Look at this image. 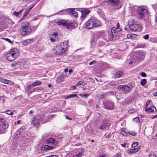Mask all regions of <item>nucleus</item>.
<instances>
[{
  "mask_svg": "<svg viewBox=\"0 0 157 157\" xmlns=\"http://www.w3.org/2000/svg\"><path fill=\"white\" fill-rule=\"evenodd\" d=\"M101 24V21L94 16L90 17L89 20L85 23L86 28L89 29L94 27H100Z\"/></svg>",
  "mask_w": 157,
  "mask_h": 157,
  "instance_id": "1",
  "label": "nucleus"
},
{
  "mask_svg": "<svg viewBox=\"0 0 157 157\" xmlns=\"http://www.w3.org/2000/svg\"><path fill=\"white\" fill-rule=\"evenodd\" d=\"M149 14V10L147 7H141L138 12V17L139 19L145 20L148 17Z\"/></svg>",
  "mask_w": 157,
  "mask_h": 157,
  "instance_id": "2",
  "label": "nucleus"
},
{
  "mask_svg": "<svg viewBox=\"0 0 157 157\" xmlns=\"http://www.w3.org/2000/svg\"><path fill=\"white\" fill-rule=\"evenodd\" d=\"M21 28L20 31L22 35L25 36L30 34L32 30L28 22L25 21L23 22L21 24Z\"/></svg>",
  "mask_w": 157,
  "mask_h": 157,
  "instance_id": "3",
  "label": "nucleus"
},
{
  "mask_svg": "<svg viewBox=\"0 0 157 157\" xmlns=\"http://www.w3.org/2000/svg\"><path fill=\"white\" fill-rule=\"evenodd\" d=\"M17 48L11 49L6 55V58L9 61H12L14 60L17 56Z\"/></svg>",
  "mask_w": 157,
  "mask_h": 157,
  "instance_id": "4",
  "label": "nucleus"
},
{
  "mask_svg": "<svg viewBox=\"0 0 157 157\" xmlns=\"http://www.w3.org/2000/svg\"><path fill=\"white\" fill-rule=\"evenodd\" d=\"M65 44L67 45V44L66 42H63L62 44H60V46H56V47L54 49V52L56 55L59 56L63 54L65 52V49L66 48L65 47H63L62 46L63 45Z\"/></svg>",
  "mask_w": 157,
  "mask_h": 157,
  "instance_id": "5",
  "label": "nucleus"
},
{
  "mask_svg": "<svg viewBox=\"0 0 157 157\" xmlns=\"http://www.w3.org/2000/svg\"><path fill=\"white\" fill-rule=\"evenodd\" d=\"M17 132L20 136L23 137H26V135L27 136H28L27 128L25 126H23L20 128L19 130L17 131Z\"/></svg>",
  "mask_w": 157,
  "mask_h": 157,
  "instance_id": "6",
  "label": "nucleus"
},
{
  "mask_svg": "<svg viewBox=\"0 0 157 157\" xmlns=\"http://www.w3.org/2000/svg\"><path fill=\"white\" fill-rule=\"evenodd\" d=\"M104 108L108 110H112L114 108L113 103L110 101H105L103 102Z\"/></svg>",
  "mask_w": 157,
  "mask_h": 157,
  "instance_id": "7",
  "label": "nucleus"
},
{
  "mask_svg": "<svg viewBox=\"0 0 157 157\" xmlns=\"http://www.w3.org/2000/svg\"><path fill=\"white\" fill-rule=\"evenodd\" d=\"M118 88L119 90H121L124 91V93H128L131 91V89L128 86L126 85H119Z\"/></svg>",
  "mask_w": 157,
  "mask_h": 157,
  "instance_id": "8",
  "label": "nucleus"
},
{
  "mask_svg": "<svg viewBox=\"0 0 157 157\" xmlns=\"http://www.w3.org/2000/svg\"><path fill=\"white\" fill-rule=\"evenodd\" d=\"M130 29L132 31L139 32L142 29L141 26L138 24H134L130 26Z\"/></svg>",
  "mask_w": 157,
  "mask_h": 157,
  "instance_id": "9",
  "label": "nucleus"
},
{
  "mask_svg": "<svg viewBox=\"0 0 157 157\" xmlns=\"http://www.w3.org/2000/svg\"><path fill=\"white\" fill-rule=\"evenodd\" d=\"M8 127V124L6 122L5 120L3 118H0V128H3L4 130L7 128Z\"/></svg>",
  "mask_w": 157,
  "mask_h": 157,
  "instance_id": "10",
  "label": "nucleus"
},
{
  "mask_svg": "<svg viewBox=\"0 0 157 157\" xmlns=\"http://www.w3.org/2000/svg\"><path fill=\"white\" fill-rule=\"evenodd\" d=\"M136 56V59L139 61L142 60L145 56V53L144 52H138Z\"/></svg>",
  "mask_w": 157,
  "mask_h": 157,
  "instance_id": "11",
  "label": "nucleus"
},
{
  "mask_svg": "<svg viewBox=\"0 0 157 157\" xmlns=\"http://www.w3.org/2000/svg\"><path fill=\"white\" fill-rule=\"evenodd\" d=\"M40 120L38 118H33V120L32 122V125L33 124L35 127L38 128L40 125V121H41V119H45V118H40ZM43 121V120H42Z\"/></svg>",
  "mask_w": 157,
  "mask_h": 157,
  "instance_id": "12",
  "label": "nucleus"
},
{
  "mask_svg": "<svg viewBox=\"0 0 157 157\" xmlns=\"http://www.w3.org/2000/svg\"><path fill=\"white\" fill-rule=\"evenodd\" d=\"M46 143L48 144H52L55 145H56L58 144V142L53 138H49L46 141Z\"/></svg>",
  "mask_w": 157,
  "mask_h": 157,
  "instance_id": "13",
  "label": "nucleus"
},
{
  "mask_svg": "<svg viewBox=\"0 0 157 157\" xmlns=\"http://www.w3.org/2000/svg\"><path fill=\"white\" fill-rule=\"evenodd\" d=\"M56 22L59 25H62L64 26H66L67 28L69 26L68 24L65 22L63 20H60Z\"/></svg>",
  "mask_w": 157,
  "mask_h": 157,
  "instance_id": "14",
  "label": "nucleus"
},
{
  "mask_svg": "<svg viewBox=\"0 0 157 157\" xmlns=\"http://www.w3.org/2000/svg\"><path fill=\"white\" fill-rule=\"evenodd\" d=\"M140 149L139 147L131 149L127 151V153L129 154L134 153L138 151Z\"/></svg>",
  "mask_w": 157,
  "mask_h": 157,
  "instance_id": "15",
  "label": "nucleus"
},
{
  "mask_svg": "<svg viewBox=\"0 0 157 157\" xmlns=\"http://www.w3.org/2000/svg\"><path fill=\"white\" fill-rule=\"evenodd\" d=\"M156 110V108L153 106H151L150 108H146L145 109V111L148 113L154 112Z\"/></svg>",
  "mask_w": 157,
  "mask_h": 157,
  "instance_id": "16",
  "label": "nucleus"
},
{
  "mask_svg": "<svg viewBox=\"0 0 157 157\" xmlns=\"http://www.w3.org/2000/svg\"><path fill=\"white\" fill-rule=\"evenodd\" d=\"M0 82L6 84H12L13 83V82L12 81L7 79H4L3 78H0Z\"/></svg>",
  "mask_w": 157,
  "mask_h": 157,
  "instance_id": "17",
  "label": "nucleus"
},
{
  "mask_svg": "<svg viewBox=\"0 0 157 157\" xmlns=\"http://www.w3.org/2000/svg\"><path fill=\"white\" fill-rule=\"evenodd\" d=\"M123 73L122 71H119L114 75V77L115 78H118L123 75Z\"/></svg>",
  "mask_w": 157,
  "mask_h": 157,
  "instance_id": "18",
  "label": "nucleus"
},
{
  "mask_svg": "<svg viewBox=\"0 0 157 157\" xmlns=\"http://www.w3.org/2000/svg\"><path fill=\"white\" fill-rule=\"evenodd\" d=\"M54 148L55 147L53 146H49L48 145H45L43 147L44 150L45 151L52 150L54 149Z\"/></svg>",
  "mask_w": 157,
  "mask_h": 157,
  "instance_id": "19",
  "label": "nucleus"
},
{
  "mask_svg": "<svg viewBox=\"0 0 157 157\" xmlns=\"http://www.w3.org/2000/svg\"><path fill=\"white\" fill-rule=\"evenodd\" d=\"M75 9L74 8H70L68 10L69 13H71V14L75 17H76L78 16V13L74 11Z\"/></svg>",
  "mask_w": 157,
  "mask_h": 157,
  "instance_id": "20",
  "label": "nucleus"
},
{
  "mask_svg": "<svg viewBox=\"0 0 157 157\" xmlns=\"http://www.w3.org/2000/svg\"><path fill=\"white\" fill-rule=\"evenodd\" d=\"M109 124L106 123L104 124H102L99 127V128L100 129H106L109 126Z\"/></svg>",
  "mask_w": 157,
  "mask_h": 157,
  "instance_id": "21",
  "label": "nucleus"
},
{
  "mask_svg": "<svg viewBox=\"0 0 157 157\" xmlns=\"http://www.w3.org/2000/svg\"><path fill=\"white\" fill-rule=\"evenodd\" d=\"M115 36H113V34L110 33H108L107 36V39L106 38V40L107 41L108 40L111 41L113 40Z\"/></svg>",
  "mask_w": 157,
  "mask_h": 157,
  "instance_id": "22",
  "label": "nucleus"
},
{
  "mask_svg": "<svg viewBox=\"0 0 157 157\" xmlns=\"http://www.w3.org/2000/svg\"><path fill=\"white\" fill-rule=\"evenodd\" d=\"M109 1L113 6L118 5L119 2V0H109Z\"/></svg>",
  "mask_w": 157,
  "mask_h": 157,
  "instance_id": "23",
  "label": "nucleus"
},
{
  "mask_svg": "<svg viewBox=\"0 0 157 157\" xmlns=\"http://www.w3.org/2000/svg\"><path fill=\"white\" fill-rule=\"evenodd\" d=\"M116 28L114 27H113L111 29V32L110 33H112L113 36H116L118 32L117 31H116Z\"/></svg>",
  "mask_w": 157,
  "mask_h": 157,
  "instance_id": "24",
  "label": "nucleus"
},
{
  "mask_svg": "<svg viewBox=\"0 0 157 157\" xmlns=\"http://www.w3.org/2000/svg\"><path fill=\"white\" fill-rule=\"evenodd\" d=\"M32 87H33L31 85H29L28 86L26 90L28 94H31L33 91L31 90V89Z\"/></svg>",
  "mask_w": 157,
  "mask_h": 157,
  "instance_id": "25",
  "label": "nucleus"
},
{
  "mask_svg": "<svg viewBox=\"0 0 157 157\" xmlns=\"http://www.w3.org/2000/svg\"><path fill=\"white\" fill-rule=\"evenodd\" d=\"M41 83V82L40 81H38L35 82L33 83L31 85L33 87L35 86H37L40 85Z\"/></svg>",
  "mask_w": 157,
  "mask_h": 157,
  "instance_id": "26",
  "label": "nucleus"
},
{
  "mask_svg": "<svg viewBox=\"0 0 157 157\" xmlns=\"http://www.w3.org/2000/svg\"><path fill=\"white\" fill-rule=\"evenodd\" d=\"M134 23V21L133 19L132 18L130 19L128 22V25H129V27H130V26L133 25Z\"/></svg>",
  "mask_w": 157,
  "mask_h": 157,
  "instance_id": "27",
  "label": "nucleus"
},
{
  "mask_svg": "<svg viewBox=\"0 0 157 157\" xmlns=\"http://www.w3.org/2000/svg\"><path fill=\"white\" fill-rule=\"evenodd\" d=\"M81 12L82 14H85L87 15L90 13V11L88 9H84Z\"/></svg>",
  "mask_w": 157,
  "mask_h": 157,
  "instance_id": "28",
  "label": "nucleus"
},
{
  "mask_svg": "<svg viewBox=\"0 0 157 157\" xmlns=\"http://www.w3.org/2000/svg\"><path fill=\"white\" fill-rule=\"evenodd\" d=\"M133 121L138 124H140V118H133Z\"/></svg>",
  "mask_w": 157,
  "mask_h": 157,
  "instance_id": "29",
  "label": "nucleus"
},
{
  "mask_svg": "<svg viewBox=\"0 0 157 157\" xmlns=\"http://www.w3.org/2000/svg\"><path fill=\"white\" fill-rule=\"evenodd\" d=\"M89 94H79V96L82 98H86L89 95Z\"/></svg>",
  "mask_w": 157,
  "mask_h": 157,
  "instance_id": "30",
  "label": "nucleus"
},
{
  "mask_svg": "<svg viewBox=\"0 0 157 157\" xmlns=\"http://www.w3.org/2000/svg\"><path fill=\"white\" fill-rule=\"evenodd\" d=\"M13 114V112L11 110H7L6 111V113H5V115L8 114L9 115H11Z\"/></svg>",
  "mask_w": 157,
  "mask_h": 157,
  "instance_id": "31",
  "label": "nucleus"
},
{
  "mask_svg": "<svg viewBox=\"0 0 157 157\" xmlns=\"http://www.w3.org/2000/svg\"><path fill=\"white\" fill-rule=\"evenodd\" d=\"M147 83V80L146 79H143L141 82V84L142 85L144 86Z\"/></svg>",
  "mask_w": 157,
  "mask_h": 157,
  "instance_id": "32",
  "label": "nucleus"
},
{
  "mask_svg": "<svg viewBox=\"0 0 157 157\" xmlns=\"http://www.w3.org/2000/svg\"><path fill=\"white\" fill-rule=\"evenodd\" d=\"M138 145V143L136 142H135L133 143L132 145V148H134L137 146Z\"/></svg>",
  "mask_w": 157,
  "mask_h": 157,
  "instance_id": "33",
  "label": "nucleus"
},
{
  "mask_svg": "<svg viewBox=\"0 0 157 157\" xmlns=\"http://www.w3.org/2000/svg\"><path fill=\"white\" fill-rule=\"evenodd\" d=\"M129 134L133 136H135L136 135V133L134 131H130L128 132Z\"/></svg>",
  "mask_w": 157,
  "mask_h": 157,
  "instance_id": "34",
  "label": "nucleus"
},
{
  "mask_svg": "<svg viewBox=\"0 0 157 157\" xmlns=\"http://www.w3.org/2000/svg\"><path fill=\"white\" fill-rule=\"evenodd\" d=\"M149 156V157H157L156 155L153 152L150 153Z\"/></svg>",
  "mask_w": 157,
  "mask_h": 157,
  "instance_id": "35",
  "label": "nucleus"
},
{
  "mask_svg": "<svg viewBox=\"0 0 157 157\" xmlns=\"http://www.w3.org/2000/svg\"><path fill=\"white\" fill-rule=\"evenodd\" d=\"M83 81H79L76 84V86H79L82 84H83Z\"/></svg>",
  "mask_w": 157,
  "mask_h": 157,
  "instance_id": "36",
  "label": "nucleus"
},
{
  "mask_svg": "<svg viewBox=\"0 0 157 157\" xmlns=\"http://www.w3.org/2000/svg\"><path fill=\"white\" fill-rule=\"evenodd\" d=\"M29 13V12L27 10H26L25 12L24 13L23 16L22 17L24 18L26 17Z\"/></svg>",
  "mask_w": 157,
  "mask_h": 157,
  "instance_id": "37",
  "label": "nucleus"
},
{
  "mask_svg": "<svg viewBox=\"0 0 157 157\" xmlns=\"http://www.w3.org/2000/svg\"><path fill=\"white\" fill-rule=\"evenodd\" d=\"M82 153H81V152H79V153L77 154L75 156H73V157H75V156L76 157H79L80 156H82Z\"/></svg>",
  "mask_w": 157,
  "mask_h": 157,
  "instance_id": "38",
  "label": "nucleus"
},
{
  "mask_svg": "<svg viewBox=\"0 0 157 157\" xmlns=\"http://www.w3.org/2000/svg\"><path fill=\"white\" fill-rule=\"evenodd\" d=\"M76 87H77V86H76L75 85L74 86H72L70 87V90H75L76 89Z\"/></svg>",
  "mask_w": 157,
  "mask_h": 157,
  "instance_id": "39",
  "label": "nucleus"
},
{
  "mask_svg": "<svg viewBox=\"0 0 157 157\" xmlns=\"http://www.w3.org/2000/svg\"><path fill=\"white\" fill-rule=\"evenodd\" d=\"M33 41V39H27L25 40V42L26 43H30L31 42Z\"/></svg>",
  "mask_w": 157,
  "mask_h": 157,
  "instance_id": "40",
  "label": "nucleus"
},
{
  "mask_svg": "<svg viewBox=\"0 0 157 157\" xmlns=\"http://www.w3.org/2000/svg\"><path fill=\"white\" fill-rule=\"evenodd\" d=\"M17 63L14 62L13 63L11 64V67H16L17 66Z\"/></svg>",
  "mask_w": 157,
  "mask_h": 157,
  "instance_id": "41",
  "label": "nucleus"
},
{
  "mask_svg": "<svg viewBox=\"0 0 157 157\" xmlns=\"http://www.w3.org/2000/svg\"><path fill=\"white\" fill-rule=\"evenodd\" d=\"M151 101L150 100L149 101H147L146 102V104L145 106V108H147V107L148 105H149V104L150 103Z\"/></svg>",
  "mask_w": 157,
  "mask_h": 157,
  "instance_id": "42",
  "label": "nucleus"
},
{
  "mask_svg": "<svg viewBox=\"0 0 157 157\" xmlns=\"http://www.w3.org/2000/svg\"><path fill=\"white\" fill-rule=\"evenodd\" d=\"M140 75L143 77H145L146 76V74L145 73L141 72L140 73Z\"/></svg>",
  "mask_w": 157,
  "mask_h": 157,
  "instance_id": "43",
  "label": "nucleus"
},
{
  "mask_svg": "<svg viewBox=\"0 0 157 157\" xmlns=\"http://www.w3.org/2000/svg\"><path fill=\"white\" fill-rule=\"evenodd\" d=\"M121 133L122 135L124 136H126L127 135V133L124 131H121Z\"/></svg>",
  "mask_w": 157,
  "mask_h": 157,
  "instance_id": "44",
  "label": "nucleus"
},
{
  "mask_svg": "<svg viewBox=\"0 0 157 157\" xmlns=\"http://www.w3.org/2000/svg\"><path fill=\"white\" fill-rule=\"evenodd\" d=\"M149 36V35L148 34H147L144 36L143 38H144L145 39L147 40Z\"/></svg>",
  "mask_w": 157,
  "mask_h": 157,
  "instance_id": "45",
  "label": "nucleus"
},
{
  "mask_svg": "<svg viewBox=\"0 0 157 157\" xmlns=\"http://www.w3.org/2000/svg\"><path fill=\"white\" fill-rule=\"evenodd\" d=\"M34 6H32L31 7H29L28 9H27V10L29 12L32 9L33 7Z\"/></svg>",
  "mask_w": 157,
  "mask_h": 157,
  "instance_id": "46",
  "label": "nucleus"
},
{
  "mask_svg": "<svg viewBox=\"0 0 157 157\" xmlns=\"http://www.w3.org/2000/svg\"><path fill=\"white\" fill-rule=\"evenodd\" d=\"M70 98H74L75 97L77 96V95L75 94H70L69 95Z\"/></svg>",
  "mask_w": 157,
  "mask_h": 157,
  "instance_id": "47",
  "label": "nucleus"
},
{
  "mask_svg": "<svg viewBox=\"0 0 157 157\" xmlns=\"http://www.w3.org/2000/svg\"><path fill=\"white\" fill-rule=\"evenodd\" d=\"M13 14H14V15H15L16 16H18V15H19L18 12H17L16 11L14 12Z\"/></svg>",
  "mask_w": 157,
  "mask_h": 157,
  "instance_id": "48",
  "label": "nucleus"
},
{
  "mask_svg": "<svg viewBox=\"0 0 157 157\" xmlns=\"http://www.w3.org/2000/svg\"><path fill=\"white\" fill-rule=\"evenodd\" d=\"M6 40L7 41L9 42L10 43V44H12V43H13V42H12V41L10 40L9 39H8V38H6Z\"/></svg>",
  "mask_w": 157,
  "mask_h": 157,
  "instance_id": "49",
  "label": "nucleus"
},
{
  "mask_svg": "<svg viewBox=\"0 0 157 157\" xmlns=\"http://www.w3.org/2000/svg\"><path fill=\"white\" fill-rule=\"evenodd\" d=\"M113 157H121V155L119 154H117Z\"/></svg>",
  "mask_w": 157,
  "mask_h": 157,
  "instance_id": "50",
  "label": "nucleus"
},
{
  "mask_svg": "<svg viewBox=\"0 0 157 157\" xmlns=\"http://www.w3.org/2000/svg\"><path fill=\"white\" fill-rule=\"evenodd\" d=\"M86 14H82H82L81 16V17L82 18H85L86 16Z\"/></svg>",
  "mask_w": 157,
  "mask_h": 157,
  "instance_id": "51",
  "label": "nucleus"
},
{
  "mask_svg": "<svg viewBox=\"0 0 157 157\" xmlns=\"http://www.w3.org/2000/svg\"><path fill=\"white\" fill-rule=\"evenodd\" d=\"M95 61L94 60H93L92 61L90 62L89 63V64L90 65H91L93 64L94 63H95Z\"/></svg>",
  "mask_w": 157,
  "mask_h": 157,
  "instance_id": "52",
  "label": "nucleus"
},
{
  "mask_svg": "<svg viewBox=\"0 0 157 157\" xmlns=\"http://www.w3.org/2000/svg\"><path fill=\"white\" fill-rule=\"evenodd\" d=\"M52 35L56 37L58 35V34L57 33L54 32L53 34Z\"/></svg>",
  "mask_w": 157,
  "mask_h": 157,
  "instance_id": "53",
  "label": "nucleus"
},
{
  "mask_svg": "<svg viewBox=\"0 0 157 157\" xmlns=\"http://www.w3.org/2000/svg\"><path fill=\"white\" fill-rule=\"evenodd\" d=\"M46 157H58L57 156L55 155H52L50 156H47Z\"/></svg>",
  "mask_w": 157,
  "mask_h": 157,
  "instance_id": "54",
  "label": "nucleus"
},
{
  "mask_svg": "<svg viewBox=\"0 0 157 157\" xmlns=\"http://www.w3.org/2000/svg\"><path fill=\"white\" fill-rule=\"evenodd\" d=\"M126 143H124V144H121V146L123 147H125V146H126Z\"/></svg>",
  "mask_w": 157,
  "mask_h": 157,
  "instance_id": "55",
  "label": "nucleus"
},
{
  "mask_svg": "<svg viewBox=\"0 0 157 157\" xmlns=\"http://www.w3.org/2000/svg\"><path fill=\"white\" fill-rule=\"evenodd\" d=\"M110 137V135L109 134L108 135L105 136L106 138H109Z\"/></svg>",
  "mask_w": 157,
  "mask_h": 157,
  "instance_id": "56",
  "label": "nucleus"
},
{
  "mask_svg": "<svg viewBox=\"0 0 157 157\" xmlns=\"http://www.w3.org/2000/svg\"><path fill=\"white\" fill-rule=\"evenodd\" d=\"M134 112V111L133 110H130L128 111V112L129 113H131Z\"/></svg>",
  "mask_w": 157,
  "mask_h": 157,
  "instance_id": "57",
  "label": "nucleus"
},
{
  "mask_svg": "<svg viewBox=\"0 0 157 157\" xmlns=\"http://www.w3.org/2000/svg\"><path fill=\"white\" fill-rule=\"evenodd\" d=\"M50 40H51V41L52 42H55V40L53 38H50Z\"/></svg>",
  "mask_w": 157,
  "mask_h": 157,
  "instance_id": "58",
  "label": "nucleus"
},
{
  "mask_svg": "<svg viewBox=\"0 0 157 157\" xmlns=\"http://www.w3.org/2000/svg\"><path fill=\"white\" fill-rule=\"evenodd\" d=\"M154 42H155L157 43V36L155 37V38Z\"/></svg>",
  "mask_w": 157,
  "mask_h": 157,
  "instance_id": "59",
  "label": "nucleus"
},
{
  "mask_svg": "<svg viewBox=\"0 0 157 157\" xmlns=\"http://www.w3.org/2000/svg\"><path fill=\"white\" fill-rule=\"evenodd\" d=\"M21 120H18L17 121V123L18 124H19L21 123Z\"/></svg>",
  "mask_w": 157,
  "mask_h": 157,
  "instance_id": "60",
  "label": "nucleus"
},
{
  "mask_svg": "<svg viewBox=\"0 0 157 157\" xmlns=\"http://www.w3.org/2000/svg\"><path fill=\"white\" fill-rule=\"evenodd\" d=\"M119 23H117V29H119Z\"/></svg>",
  "mask_w": 157,
  "mask_h": 157,
  "instance_id": "61",
  "label": "nucleus"
},
{
  "mask_svg": "<svg viewBox=\"0 0 157 157\" xmlns=\"http://www.w3.org/2000/svg\"><path fill=\"white\" fill-rule=\"evenodd\" d=\"M153 95L155 96H157V91L153 93Z\"/></svg>",
  "mask_w": 157,
  "mask_h": 157,
  "instance_id": "62",
  "label": "nucleus"
},
{
  "mask_svg": "<svg viewBox=\"0 0 157 157\" xmlns=\"http://www.w3.org/2000/svg\"><path fill=\"white\" fill-rule=\"evenodd\" d=\"M73 71L72 69H70L69 70V72L70 74H71V73H72L73 72Z\"/></svg>",
  "mask_w": 157,
  "mask_h": 157,
  "instance_id": "63",
  "label": "nucleus"
},
{
  "mask_svg": "<svg viewBox=\"0 0 157 157\" xmlns=\"http://www.w3.org/2000/svg\"><path fill=\"white\" fill-rule=\"evenodd\" d=\"M68 71V69L67 68H65L64 70V72H67Z\"/></svg>",
  "mask_w": 157,
  "mask_h": 157,
  "instance_id": "64",
  "label": "nucleus"
}]
</instances>
